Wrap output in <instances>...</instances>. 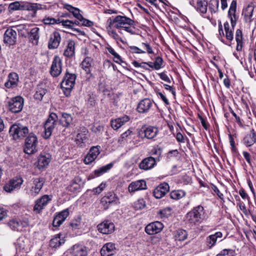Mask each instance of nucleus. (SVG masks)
Segmentation results:
<instances>
[{
    "mask_svg": "<svg viewBox=\"0 0 256 256\" xmlns=\"http://www.w3.org/2000/svg\"><path fill=\"white\" fill-rule=\"evenodd\" d=\"M134 21L130 18L122 16H117L113 19L109 18L107 20L108 28L112 27L117 29L123 28L132 34H134V32L132 28V26H134Z\"/></svg>",
    "mask_w": 256,
    "mask_h": 256,
    "instance_id": "nucleus-1",
    "label": "nucleus"
},
{
    "mask_svg": "<svg viewBox=\"0 0 256 256\" xmlns=\"http://www.w3.org/2000/svg\"><path fill=\"white\" fill-rule=\"evenodd\" d=\"M204 208L201 205L195 206L186 216V221L192 226H197L204 219Z\"/></svg>",
    "mask_w": 256,
    "mask_h": 256,
    "instance_id": "nucleus-2",
    "label": "nucleus"
},
{
    "mask_svg": "<svg viewBox=\"0 0 256 256\" xmlns=\"http://www.w3.org/2000/svg\"><path fill=\"white\" fill-rule=\"evenodd\" d=\"M76 77V75L74 74L70 73L68 70L66 72L60 86L66 96L70 95L72 90L73 88Z\"/></svg>",
    "mask_w": 256,
    "mask_h": 256,
    "instance_id": "nucleus-3",
    "label": "nucleus"
},
{
    "mask_svg": "<svg viewBox=\"0 0 256 256\" xmlns=\"http://www.w3.org/2000/svg\"><path fill=\"white\" fill-rule=\"evenodd\" d=\"M88 131L84 127H80L77 131V134L75 138L74 142L78 147L85 148L89 144Z\"/></svg>",
    "mask_w": 256,
    "mask_h": 256,
    "instance_id": "nucleus-4",
    "label": "nucleus"
},
{
    "mask_svg": "<svg viewBox=\"0 0 256 256\" xmlns=\"http://www.w3.org/2000/svg\"><path fill=\"white\" fill-rule=\"evenodd\" d=\"M58 120V116L55 113H51L44 125V138L45 139L50 138L55 127L56 122Z\"/></svg>",
    "mask_w": 256,
    "mask_h": 256,
    "instance_id": "nucleus-5",
    "label": "nucleus"
},
{
    "mask_svg": "<svg viewBox=\"0 0 256 256\" xmlns=\"http://www.w3.org/2000/svg\"><path fill=\"white\" fill-rule=\"evenodd\" d=\"M28 132V130L26 126L22 125L13 124L9 130V133L14 140L26 136Z\"/></svg>",
    "mask_w": 256,
    "mask_h": 256,
    "instance_id": "nucleus-6",
    "label": "nucleus"
},
{
    "mask_svg": "<svg viewBox=\"0 0 256 256\" xmlns=\"http://www.w3.org/2000/svg\"><path fill=\"white\" fill-rule=\"evenodd\" d=\"M62 60L60 56H55L52 61L50 73L52 77H58L62 73Z\"/></svg>",
    "mask_w": 256,
    "mask_h": 256,
    "instance_id": "nucleus-7",
    "label": "nucleus"
},
{
    "mask_svg": "<svg viewBox=\"0 0 256 256\" xmlns=\"http://www.w3.org/2000/svg\"><path fill=\"white\" fill-rule=\"evenodd\" d=\"M158 133V128L155 126H148L144 127L138 132V135L142 138H146L149 140L154 139Z\"/></svg>",
    "mask_w": 256,
    "mask_h": 256,
    "instance_id": "nucleus-8",
    "label": "nucleus"
},
{
    "mask_svg": "<svg viewBox=\"0 0 256 256\" xmlns=\"http://www.w3.org/2000/svg\"><path fill=\"white\" fill-rule=\"evenodd\" d=\"M24 100L21 96H16L8 102L9 110L14 113L20 112L23 108Z\"/></svg>",
    "mask_w": 256,
    "mask_h": 256,
    "instance_id": "nucleus-9",
    "label": "nucleus"
},
{
    "mask_svg": "<svg viewBox=\"0 0 256 256\" xmlns=\"http://www.w3.org/2000/svg\"><path fill=\"white\" fill-rule=\"evenodd\" d=\"M70 214L69 208H66L62 211L55 214L52 221V226L54 228L60 226L66 219Z\"/></svg>",
    "mask_w": 256,
    "mask_h": 256,
    "instance_id": "nucleus-10",
    "label": "nucleus"
},
{
    "mask_svg": "<svg viewBox=\"0 0 256 256\" xmlns=\"http://www.w3.org/2000/svg\"><path fill=\"white\" fill-rule=\"evenodd\" d=\"M23 183V180L20 177H15L10 180L3 187L4 190L8 192H11L12 191L20 188Z\"/></svg>",
    "mask_w": 256,
    "mask_h": 256,
    "instance_id": "nucleus-11",
    "label": "nucleus"
},
{
    "mask_svg": "<svg viewBox=\"0 0 256 256\" xmlns=\"http://www.w3.org/2000/svg\"><path fill=\"white\" fill-rule=\"evenodd\" d=\"M119 198L114 192H109L101 199L100 202L104 209H107L111 204H117Z\"/></svg>",
    "mask_w": 256,
    "mask_h": 256,
    "instance_id": "nucleus-12",
    "label": "nucleus"
},
{
    "mask_svg": "<svg viewBox=\"0 0 256 256\" xmlns=\"http://www.w3.org/2000/svg\"><path fill=\"white\" fill-rule=\"evenodd\" d=\"M100 146H92L84 158V162L86 164L92 162L100 154Z\"/></svg>",
    "mask_w": 256,
    "mask_h": 256,
    "instance_id": "nucleus-13",
    "label": "nucleus"
},
{
    "mask_svg": "<svg viewBox=\"0 0 256 256\" xmlns=\"http://www.w3.org/2000/svg\"><path fill=\"white\" fill-rule=\"evenodd\" d=\"M61 36L59 32H53L50 35L48 40V47L50 50L57 48L60 46Z\"/></svg>",
    "mask_w": 256,
    "mask_h": 256,
    "instance_id": "nucleus-14",
    "label": "nucleus"
},
{
    "mask_svg": "<svg viewBox=\"0 0 256 256\" xmlns=\"http://www.w3.org/2000/svg\"><path fill=\"white\" fill-rule=\"evenodd\" d=\"M98 229L100 232L108 234H112L115 230L113 222L110 220H105L98 225Z\"/></svg>",
    "mask_w": 256,
    "mask_h": 256,
    "instance_id": "nucleus-15",
    "label": "nucleus"
},
{
    "mask_svg": "<svg viewBox=\"0 0 256 256\" xmlns=\"http://www.w3.org/2000/svg\"><path fill=\"white\" fill-rule=\"evenodd\" d=\"M163 228L162 223L156 221L148 224L145 228V232L148 234H154L160 232Z\"/></svg>",
    "mask_w": 256,
    "mask_h": 256,
    "instance_id": "nucleus-16",
    "label": "nucleus"
},
{
    "mask_svg": "<svg viewBox=\"0 0 256 256\" xmlns=\"http://www.w3.org/2000/svg\"><path fill=\"white\" fill-rule=\"evenodd\" d=\"M51 200L50 196L48 195H44L39 199L37 200L35 202V205L33 208V210L37 213H40V212L47 205L48 202Z\"/></svg>",
    "mask_w": 256,
    "mask_h": 256,
    "instance_id": "nucleus-17",
    "label": "nucleus"
},
{
    "mask_svg": "<svg viewBox=\"0 0 256 256\" xmlns=\"http://www.w3.org/2000/svg\"><path fill=\"white\" fill-rule=\"evenodd\" d=\"M16 32L12 28L7 29L4 34V41L10 46L14 45L16 41Z\"/></svg>",
    "mask_w": 256,
    "mask_h": 256,
    "instance_id": "nucleus-18",
    "label": "nucleus"
},
{
    "mask_svg": "<svg viewBox=\"0 0 256 256\" xmlns=\"http://www.w3.org/2000/svg\"><path fill=\"white\" fill-rule=\"evenodd\" d=\"M170 186L168 184L164 182L158 185L154 190L153 194L156 198H160L166 195L169 191Z\"/></svg>",
    "mask_w": 256,
    "mask_h": 256,
    "instance_id": "nucleus-19",
    "label": "nucleus"
},
{
    "mask_svg": "<svg viewBox=\"0 0 256 256\" xmlns=\"http://www.w3.org/2000/svg\"><path fill=\"white\" fill-rule=\"evenodd\" d=\"M156 165V159L152 156L144 158L138 164L140 169L148 170L152 169Z\"/></svg>",
    "mask_w": 256,
    "mask_h": 256,
    "instance_id": "nucleus-20",
    "label": "nucleus"
},
{
    "mask_svg": "<svg viewBox=\"0 0 256 256\" xmlns=\"http://www.w3.org/2000/svg\"><path fill=\"white\" fill-rule=\"evenodd\" d=\"M116 252V244L112 242L104 244L100 250L102 256H111Z\"/></svg>",
    "mask_w": 256,
    "mask_h": 256,
    "instance_id": "nucleus-21",
    "label": "nucleus"
},
{
    "mask_svg": "<svg viewBox=\"0 0 256 256\" xmlns=\"http://www.w3.org/2000/svg\"><path fill=\"white\" fill-rule=\"evenodd\" d=\"M146 188V182L142 180L132 182L128 186V191L132 193L134 192L145 190Z\"/></svg>",
    "mask_w": 256,
    "mask_h": 256,
    "instance_id": "nucleus-22",
    "label": "nucleus"
},
{
    "mask_svg": "<svg viewBox=\"0 0 256 256\" xmlns=\"http://www.w3.org/2000/svg\"><path fill=\"white\" fill-rule=\"evenodd\" d=\"M222 234L220 232H218L214 234H210L206 238V244L208 248H211L214 246L216 242L219 240H222Z\"/></svg>",
    "mask_w": 256,
    "mask_h": 256,
    "instance_id": "nucleus-23",
    "label": "nucleus"
},
{
    "mask_svg": "<svg viewBox=\"0 0 256 256\" xmlns=\"http://www.w3.org/2000/svg\"><path fill=\"white\" fill-rule=\"evenodd\" d=\"M236 0H233L230 4V7L228 12V16L230 20L232 30H234V28L236 25Z\"/></svg>",
    "mask_w": 256,
    "mask_h": 256,
    "instance_id": "nucleus-24",
    "label": "nucleus"
},
{
    "mask_svg": "<svg viewBox=\"0 0 256 256\" xmlns=\"http://www.w3.org/2000/svg\"><path fill=\"white\" fill-rule=\"evenodd\" d=\"M243 142L248 148H250L256 144V132L254 129H252L250 132L246 135L243 139Z\"/></svg>",
    "mask_w": 256,
    "mask_h": 256,
    "instance_id": "nucleus-25",
    "label": "nucleus"
},
{
    "mask_svg": "<svg viewBox=\"0 0 256 256\" xmlns=\"http://www.w3.org/2000/svg\"><path fill=\"white\" fill-rule=\"evenodd\" d=\"M152 106V103L150 98H144L138 103L137 110L140 113H146L148 112Z\"/></svg>",
    "mask_w": 256,
    "mask_h": 256,
    "instance_id": "nucleus-26",
    "label": "nucleus"
},
{
    "mask_svg": "<svg viewBox=\"0 0 256 256\" xmlns=\"http://www.w3.org/2000/svg\"><path fill=\"white\" fill-rule=\"evenodd\" d=\"M17 30L18 32L19 35L25 38H30V40H31L32 26L30 24L20 26L17 28Z\"/></svg>",
    "mask_w": 256,
    "mask_h": 256,
    "instance_id": "nucleus-27",
    "label": "nucleus"
},
{
    "mask_svg": "<svg viewBox=\"0 0 256 256\" xmlns=\"http://www.w3.org/2000/svg\"><path fill=\"white\" fill-rule=\"evenodd\" d=\"M254 10V6L252 4H248L243 9L242 15L244 16V20L246 22L250 23L252 22Z\"/></svg>",
    "mask_w": 256,
    "mask_h": 256,
    "instance_id": "nucleus-28",
    "label": "nucleus"
},
{
    "mask_svg": "<svg viewBox=\"0 0 256 256\" xmlns=\"http://www.w3.org/2000/svg\"><path fill=\"white\" fill-rule=\"evenodd\" d=\"M72 253L74 256H86L88 249L83 245L75 244L72 248Z\"/></svg>",
    "mask_w": 256,
    "mask_h": 256,
    "instance_id": "nucleus-29",
    "label": "nucleus"
},
{
    "mask_svg": "<svg viewBox=\"0 0 256 256\" xmlns=\"http://www.w3.org/2000/svg\"><path fill=\"white\" fill-rule=\"evenodd\" d=\"M50 158L48 156L45 155H40L36 162L34 163L36 166L39 170H42L46 168L50 162Z\"/></svg>",
    "mask_w": 256,
    "mask_h": 256,
    "instance_id": "nucleus-30",
    "label": "nucleus"
},
{
    "mask_svg": "<svg viewBox=\"0 0 256 256\" xmlns=\"http://www.w3.org/2000/svg\"><path fill=\"white\" fill-rule=\"evenodd\" d=\"M46 85L42 82H40L36 88V92L34 96L36 100L41 101L44 95L46 94Z\"/></svg>",
    "mask_w": 256,
    "mask_h": 256,
    "instance_id": "nucleus-31",
    "label": "nucleus"
},
{
    "mask_svg": "<svg viewBox=\"0 0 256 256\" xmlns=\"http://www.w3.org/2000/svg\"><path fill=\"white\" fill-rule=\"evenodd\" d=\"M75 42L72 40L68 41V44L64 52V55L67 58H72L75 54Z\"/></svg>",
    "mask_w": 256,
    "mask_h": 256,
    "instance_id": "nucleus-32",
    "label": "nucleus"
},
{
    "mask_svg": "<svg viewBox=\"0 0 256 256\" xmlns=\"http://www.w3.org/2000/svg\"><path fill=\"white\" fill-rule=\"evenodd\" d=\"M8 80L4 84L6 87L10 88L16 86L18 81V76L17 74L12 72L9 74Z\"/></svg>",
    "mask_w": 256,
    "mask_h": 256,
    "instance_id": "nucleus-33",
    "label": "nucleus"
},
{
    "mask_svg": "<svg viewBox=\"0 0 256 256\" xmlns=\"http://www.w3.org/2000/svg\"><path fill=\"white\" fill-rule=\"evenodd\" d=\"M72 120L71 114L67 113H62V118L60 120V122L64 127L68 128L72 123Z\"/></svg>",
    "mask_w": 256,
    "mask_h": 256,
    "instance_id": "nucleus-34",
    "label": "nucleus"
},
{
    "mask_svg": "<svg viewBox=\"0 0 256 256\" xmlns=\"http://www.w3.org/2000/svg\"><path fill=\"white\" fill-rule=\"evenodd\" d=\"M92 60L90 57L86 58L81 64L82 68L85 71L87 74L92 76L91 74V67Z\"/></svg>",
    "mask_w": 256,
    "mask_h": 256,
    "instance_id": "nucleus-35",
    "label": "nucleus"
},
{
    "mask_svg": "<svg viewBox=\"0 0 256 256\" xmlns=\"http://www.w3.org/2000/svg\"><path fill=\"white\" fill-rule=\"evenodd\" d=\"M64 8L72 13L77 20H79L82 18V16L80 14V10L78 8L68 4H65L64 5Z\"/></svg>",
    "mask_w": 256,
    "mask_h": 256,
    "instance_id": "nucleus-36",
    "label": "nucleus"
},
{
    "mask_svg": "<svg viewBox=\"0 0 256 256\" xmlns=\"http://www.w3.org/2000/svg\"><path fill=\"white\" fill-rule=\"evenodd\" d=\"M70 228L72 230H79L82 228L83 222L80 216H78L72 219L70 224Z\"/></svg>",
    "mask_w": 256,
    "mask_h": 256,
    "instance_id": "nucleus-37",
    "label": "nucleus"
},
{
    "mask_svg": "<svg viewBox=\"0 0 256 256\" xmlns=\"http://www.w3.org/2000/svg\"><path fill=\"white\" fill-rule=\"evenodd\" d=\"M60 234H58L55 236L50 240V246L52 248H56L64 244V240L63 238H60Z\"/></svg>",
    "mask_w": 256,
    "mask_h": 256,
    "instance_id": "nucleus-38",
    "label": "nucleus"
},
{
    "mask_svg": "<svg viewBox=\"0 0 256 256\" xmlns=\"http://www.w3.org/2000/svg\"><path fill=\"white\" fill-rule=\"evenodd\" d=\"M208 2L205 0H197L195 6L196 10L202 14H204L207 12Z\"/></svg>",
    "mask_w": 256,
    "mask_h": 256,
    "instance_id": "nucleus-39",
    "label": "nucleus"
},
{
    "mask_svg": "<svg viewBox=\"0 0 256 256\" xmlns=\"http://www.w3.org/2000/svg\"><path fill=\"white\" fill-rule=\"evenodd\" d=\"M242 31L238 29L236 32V40L237 43L236 50L238 52H240L242 50Z\"/></svg>",
    "mask_w": 256,
    "mask_h": 256,
    "instance_id": "nucleus-40",
    "label": "nucleus"
},
{
    "mask_svg": "<svg viewBox=\"0 0 256 256\" xmlns=\"http://www.w3.org/2000/svg\"><path fill=\"white\" fill-rule=\"evenodd\" d=\"M112 166L113 164L112 163H110L96 170L94 172V176H99L103 174L106 172L112 167Z\"/></svg>",
    "mask_w": 256,
    "mask_h": 256,
    "instance_id": "nucleus-41",
    "label": "nucleus"
},
{
    "mask_svg": "<svg viewBox=\"0 0 256 256\" xmlns=\"http://www.w3.org/2000/svg\"><path fill=\"white\" fill-rule=\"evenodd\" d=\"M31 138V136H28L26 138L24 148V153L28 155L32 154V140Z\"/></svg>",
    "mask_w": 256,
    "mask_h": 256,
    "instance_id": "nucleus-42",
    "label": "nucleus"
},
{
    "mask_svg": "<svg viewBox=\"0 0 256 256\" xmlns=\"http://www.w3.org/2000/svg\"><path fill=\"white\" fill-rule=\"evenodd\" d=\"M186 194V192L182 190H174L170 192V197L175 200H178L184 197Z\"/></svg>",
    "mask_w": 256,
    "mask_h": 256,
    "instance_id": "nucleus-43",
    "label": "nucleus"
},
{
    "mask_svg": "<svg viewBox=\"0 0 256 256\" xmlns=\"http://www.w3.org/2000/svg\"><path fill=\"white\" fill-rule=\"evenodd\" d=\"M188 236V233L186 230L182 229H179L176 230L174 235L176 240L184 241Z\"/></svg>",
    "mask_w": 256,
    "mask_h": 256,
    "instance_id": "nucleus-44",
    "label": "nucleus"
},
{
    "mask_svg": "<svg viewBox=\"0 0 256 256\" xmlns=\"http://www.w3.org/2000/svg\"><path fill=\"white\" fill-rule=\"evenodd\" d=\"M8 226L14 230L21 231L22 226L17 220H12L8 222Z\"/></svg>",
    "mask_w": 256,
    "mask_h": 256,
    "instance_id": "nucleus-45",
    "label": "nucleus"
},
{
    "mask_svg": "<svg viewBox=\"0 0 256 256\" xmlns=\"http://www.w3.org/2000/svg\"><path fill=\"white\" fill-rule=\"evenodd\" d=\"M224 28L226 32V36L228 40H232L234 38L233 30L232 29H230V24L228 22H226L224 24Z\"/></svg>",
    "mask_w": 256,
    "mask_h": 256,
    "instance_id": "nucleus-46",
    "label": "nucleus"
},
{
    "mask_svg": "<svg viewBox=\"0 0 256 256\" xmlns=\"http://www.w3.org/2000/svg\"><path fill=\"white\" fill-rule=\"evenodd\" d=\"M108 50L110 54H112L114 56V61L115 62L118 64H120L121 63L124 62L120 56L115 52V50L112 48H108Z\"/></svg>",
    "mask_w": 256,
    "mask_h": 256,
    "instance_id": "nucleus-47",
    "label": "nucleus"
},
{
    "mask_svg": "<svg viewBox=\"0 0 256 256\" xmlns=\"http://www.w3.org/2000/svg\"><path fill=\"white\" fill-rule=\"evenodd\" d=\"M218 0H210L209 3V9L211 12L216 13L218 10Z\"/></svg>",
    "mask_w": 256,
    "mask_h": 256,
    "instance_id": "nucleus-48",
    "label": "nucleus"
},
{
    "mask_svg": "<svg viewBox=\"0 0 256 256\" xmlns=\"http://www.w3.org/2000/svg\"><path fill=\"white\" fill-rule=\"evenodd\" d=\"M34 192L38 194L44 185V181L42 178H38L34 180Z\"/></svg>",
    "mask_w": 256,
    "mask_h": 256,
    "instance_id": "nucleus-49",
    "label": "nucleus"
},
{
    "mask_svg": "<svg viewBox=\"0 0 256 256\" xmlns=\"http://www.w3.org/2000/svg\"><path fill=\"white\" fill-rule=\"evenodd\" d=\"M216 256H236V252L232 249H224Z\"/></svg>",
    "mask_w": 256,
    "mask_h": 256,
    "instance_id": "nucleus-50",
    "label": "nucleus"
},
{
    "mask_svg": "<svg viewBox=\"0 0 256 256\" xmlns=\"http://www.w3.org/2000/svg\"><path fill=\"white\" fill-rule=\"evenodd\" d=\"M134 206L136 210H140L146 206V202L143 198H140L134 202Z\"/></svg>",
    "mask_w": 256,
    "mask_h": 256,
    "instance_id": "nucleus-51",
    "label": "nucleus"
},
{
    "mask_svg": "<svg viewBox=\"0 0 256 256\" xmlns=\"http://www.w3.org/2000/svg\"><path fill=\"white\" fill-rule=\"evenodd\" d=\"M172 208H166L158 212V214L161 218H168L171 214Z\"/></svg>",
    "mask_w": 256,
    "mask_h": 256,
    "instance_id": "nucleus-52",
    "label": "nucleus"
},
{
    "mask_svg": "<svg viewBox=\"0 0 256 256\" xmlns=\"http://www.w3.org/2000/svg\"><path fill=\"white\" fill-rule=\"evenodd\" d=\"M20 10H32V4L26 2H20Z\"/></svg>",
    "mask_w": 256,
    "mask_h": 256,
    "instance_id": "nucleus-53",
    "label": "nucleus"
},
{
    "mask_svg": "<svg viewBox=\"0 0 256 256\" xmlns=\"http://www.w3.org/2000/svg\"><path fill=\"white\" fill-rule=\"evenodd\" d=\"M39 30L40 29L38 27L33 28V44H38V40L40 38Z\"/></svg>",
    "mask_w": 256,
    "mask_h": 256,
    "instance_id": "nucleus-54",
    "label": "nucleus"
},
{
    "mask_svg": "<svg viewBox=\"0 0 256 256\" xmlns=\"http://www.w3.org/2000/svg\"><path fill=\"white\" fill-rule=\"evenodd\" d=\"M80 188V185L74 181L72 182V183L68 186L67 189L68 191L72 192H75L78 190Z\"/></svg>",
    "mask_w": 256,
    "mask_h": 256,
    "instance_id": "nucleus-55",
    "label": "nucleus"
},
{
    "mask_svg": "<svg viewBox=\"0 0 256 256\" xmlns=\"http://www.w3.org/2000/svg\"><path fill=\"white\" fill-rule=\"evenodd\" d=\"M108 33L109 35L114 40H120L123 42V41L122 39L120 38V36H118V34L114 30H111V28H108V27L106 28Z\"/></svg>",
    "mask_w": 256,
    "mask_h": 256,
    "instance_id": "nucleus-56",
    "label": "nucleus"
},
{
    "mask_svg": "<svg viewBox=\"0 0 256 256\" xmlns=\"http://www.w3.org/2000/svg\"><path fill=\"white\" fill-rule=\"evenodd\" d=\"M10 11L20 10V2H15L10 3L8 6Z\"/></svg>",
    "mask_w": 256,
    "mask_h": 256,
    "instance_id": "nucleus-57",
    "label": "nucleus"
},
{
    "mask_svg": "<svg viewBox=\"0 0 256 256\" xmlns=\"http://www.w3.org/2000/svg\"><path fill=\"white\" fill-rule=\"evenodd\" d=\"M162 62L163 60L160 57H156L154 63V69L156 70L160 69L161 68Z\"/></svg>",
    "mask_w": 256,
    "mask_h": 256,
    "instance_id": "nucleus-58",
    "label": "nucleus"
},
{
    "mask_svg": "<svg viewBox=\"0 0 256 256\" xmlns=\"http://www.w3.org/2000/svg\"><path fill=\"white\" fill-rule=\"evenodd\" d=\"M79 20L80 22L81 26L90 27L94 25V22L92 21L84 18L83 16Z\"/></svg>",
    "mask_w": 256,
    "mask_h": 256,
    "instance_id": "nucleus-59",
    "label": "nucleus"
},
{
    "mask_svg": "<svg viewBox=\"0 0 256 256\" xmlns=\"http://www.w3.org/2000/svg\"><path fill=\"white\" fill-rule=\"evenodd\" d=\"M130 52L132 54H144L145 51L142 50L140 48L136 46H130L128 47Z\"/></svg>",
    "mask_w": 256,
    "mask_h": 256,
    "instance_id": "nucleus-60",
    "label": "nucleus"
},
{
    "mask_svg": "<svg viewBox=\"0 0 256 256\" xmlns=\"http://www.w3.org/2000/svg\"><path fill=\"white\" fill-rule=\"evenodd\" d=\"M118 122L119 124H120V127L123 126L124 124L128 122L130 118L129 116L125 115L122 117H120L117 118Z\"/></svg>",
    "mask_w": 256,
    "mask_h": 256,
    "instance_id": "nucleus-61",
    "label": "nucleus"
},
{
    "mask_svg": "<svg viewBox=\"0 0 256 256\" xmlns=\"http://www.w3.org/2000/svg\"><path fill=\"white\" fill-rule=\"evenodd\" d=\"M62 25L65 28H67L72 30L73 27V21L70 20H62Z\"/></svg>",
    "mask_w": 256,
    "mask_h": 256,
    "instance_id": "nucleus-62",
    "label": "nucleus"
},
{
    "mask_svg": "<svg viewBox=\"0 0 256 256\" xmlns=\"http://www.w3.org/2000/svg\"><path fill=\"white\" fill-rule=\"evenodd\" d=\"M146 62H142L141 63L138 62L137 61L134 60L132 62V64L136 68H142L146 70H148Z\"/></svg>",
    "mask_w": 256,
    "mask_h": 256,
    "instance_id": "nucleus-63",
    "label": "nucleus"
},
{
    "mask_svg": "<svg viewBox=\"0 0 256 256\" xmlns=\"http://www.w3.org/2000/svg\"><path fill=\"white\" fill-rule=\"evenodd\" d=\"M106 184L102 182L99 186L93 189L94 194H100L106 188Z\"/></svg>",
    "mask_w": 256,
    "mask_h": 256,
    "instance_id": "nucleus-64",
    "label": "nucleus"
}]
</instances>
